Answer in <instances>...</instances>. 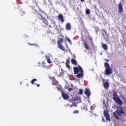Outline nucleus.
Segmentation results:
<instances>
[{
    "label": "nucleus",
    "mask_w": 126,
    "mask_h": 126,
    "mask_svg": "<svg viewBox=\"0 0 126 126\" xmlns=\"http://www.w3.org/2000/svg\"><path fill=\"white\" fill-rule=\"evenodd\" d=\"M113 115L116 119V120H120V117H122V115H126V112L124 110L123 107L122 106H117V110L116 111V112L113 113Z\"/></svg>",
    "instance_id": "f257e3e1"
},
{
    "label": "nucleus",
    "mask_w": 126,
    "mask_h": 126,
    "mask_svg": "<svg viewBox=\"0 0 126 126\" xmlns=\"http://www.w3.org/2000/svg\"><path fill=\"white\" fill-rule=\"evenodd\" d=\"M73 69L74 74H77L76 75L77 78H82L83 77L84 75L83 74V69H82L81 66H78V67H74Z\"/></svg>",
    "instance_id": "f03ea898"
},
{
    "label": "nucleus",
    "mask_w": 126,
    "mask_h": 126,
    "mask_svg": "<svg viewBox=\"0 0 126 126\" xmlns=\"http://www.w3.org/2000/svg\"><path fill=\"white\" fill-rule=\"evenodd\" d=\"M104 67L105 68V75H110V74H112L113 73V69L111 68V66H110V64H109V63H105Z\"/></svg>",
    "instance_id": "7ed1b4c3"
},
{
    "label": "nucleus",
    "mask_w": 126,
    "mask_h": 126,
    "mask_svg": "<svg viewBox=\"0 0 126 126\" xmlns=\"http://www.w3.org/2000/svg\"><path fill=\"white\" fill-rule=\"evenodd\" d=\"M113 100L115 101L117 104H119L120 106H122V105L124 104V102H123L122 99H121V98L119 96H118V94H117V92H113Z\"/></svg>",
    "instance_id": "20e7f679"
},
{
    "label": "nucleus",
    "mask_w": 126,
    "mask_h": 126,
    "mask_svg": "<svg viewBox=\"0 0 126 126\" xmlns=\"http://www.w3.org/2000/svg\"><path fill=\"white\" fill-rule=\"evenodd\" d=\"M62 43H63V38H60L57 41L58 48H59L60 50H62V51H65L64 47L62 44Z\"/></svg>",
    "instance_id": "39448f33"
},
{
    "label": "nucleus",
    "mask_w": 126,
    "mask_h": 126,
    "mask_svg": "<svg viewBox=\"0 0 126 126\" xmlns=\"http://www.w3.org/2000/svg\"><path fill=\"white\" fill-rule=\"evenodd\" d=\"M49 79L52 81V85L57 86L59 85V82L56 80V77H50Z\"/></svg>",
    "instance_id": "423d86ee"
},
{
    "label": "nucleus",
    "mask_w": 126,
    "mask_h": 126,
    "mask_svg": "<svg viewBox=\"0 0 126 126\" xmlns=\"http://www.w3.org/2000/svg\"><path fill=\"white\" fill-rule=\"evenodd\" d=\"M38 17L39 18V19H41V20L43 21V22L44 24L48 25V21L47 19H46V18H45V17H43V15L38 14Z\"/></svg>",
    "instance_id": "0eeeda50"
},
{
    "label": "nucleus",
    "mask_w": 126,
    "mask_h": 126,
    "mask_svg": "<svg viewBox=\"0 0 126 126\" xmlns=\"http://www.w3.org/2000/svg\"><path fill=\"white\" fill-rule=\"evenodd\" d=\"M118 11L119 14H122L124 11V8L123 7V5H122L121 3L118 4Z\"/></svg>",
    "instance_id": "6e6552de"
},
{
    "label": "nucleus",
    "mask_w": 126,
    "mask_h": 126,
    "mask_svg": "<svg viewBox=\"0 0 126 126\" xmlns=\"http://www.w3.org/2000/svg\"><path fill=\"white\" fill-rule=\"evenodd\" d=\"M103 115L106 118V121H111V119H110V115L107 112V111L104 110L103 112Z\"/></svg>",
    "instance_id": "1a4fd4ad"
},
{
    "label": "nucleus",
    "mask_w": 126,
    "mask_h": 126,
    "mask_svg": "<svg viewBox=\"0 0 126 126\" xmlns=\"http://www.w3.org/2000/svg\"><path fill=\"white\" fill-rule=\"evenodd\" d=\"M62 96L64 100H67V99H69V95L67 94L63 93V91H62Z\"/></svg>",
    "instance_id": "9d476101"
},
{
    "label": "nucleus",
    "mask_w": 126,
    "mask_h": 126,
    "mask_svg": "<svg viewBox=\"0 0 126 126\" xmlns=\"http://www.w3.org/2000/svg\"><path fill=\"white\" fill-rule=\"evenodd\" d=\"M85 94L86 95L87 98H89L90 95H91V92H90V90L89 89H86L85 90Z\"/></svg>",
    "instance_id": "9b49d317"
},
{
    "label": "nucleus",
    "mask_w": 126,
    "mask_h": 126,
    "mask_svg": "<svg viewBox=\"0 0 126 126\" xmlns=\"http://www.w3.org/2000/svg\"><path fill=\"white\" fill-rule=\"evenodd\" d=\"M58 19L60 20L62 23H63L64 22V19H63V16L62 14H60L58 15Z\"/></svg>",
    "instance_id": "f8f14e48"
},
{
    "label": "nucleus",
    "mask_w": 126,
    "mask_h": 126,
    "mask_svg": "<svg viewBox=\"0 0 126 126\" xmlns=\"http://www.w3.org/2000/svg\"><path fill=\"white\" fill-rule=\"evenodd\" d=\"M66 29L67 30H70V29H71V26H70V23H68L66 24Z\"/></svg>",
    "instance_id": "ddd939ff"
},
{
    "label": "nucleus",
    "mask_w": 126,
    "mask_h": 126,
    "mask_svg": "<svg viewBox=\"0 0 126 126\" xmlns=\"http://www.w3.org/2000/svg\"><path fill=\"white\" fill-rule=\"evenodd\" d=\"M102 48H103V50L107 51L108 50V45L105 43H102Z\"/></svg>",
    "instance_id": "4468645a"
},
{
    "label": "nucleus",
    "mask_w": 126,
    "mask_h": 126,
    "mask_svg": "<svg viewBox=\"0 0 126 126\" xmlns=\"http://www.w3.org/2000/svg\"><path fill=\"white\" fill-rule=\"evenodd\" d=\"M71 63L72 64H74V65H77V62H76V60H75L73 59H72L71 60Z\"/></svg>",
    "instance_id": "2eb2a0df"
},
{
    "label": "nucleus",
    "mask_w": 126,
    "mask_h": 126,
    "mask_svg": "<svg viewBox=\"0 0 126 126\" xmlns=\"http://www.w3.org/2000/svg\"><path fill=\"white\" fill-rule=\"evenodd\" d=\"M32 12L34 13V14H38V13H39V12H38V10L35 9V6L32 7Z\"/></svg>",
    "instance_id": "dca6fc26"
},
{
    "label": "nucleus",
    "mask_w": 126,
    "mask_h": 126,
    "mask_svg": "<svg viewBox=\"0 0 126 126\" xmlns=\"http://www.w3.org/2000/svg\"><path fill=\"white\" fill-rule=\"evenodd\" d=\"M84 45L85 49H86V50H90V48H89V46H88V44H87V43H86V41H85L84 43Z\"/></svg>",
    "instance_id": "f3484780"
},
{
    "label": "nucleus",
    "mask_w": 126,
    "mask_h": 126,
    "mask_svg": "<svg viewBox=\"0 0 126 126\" xmlns=\"http://www.w3.org/2000/svg\"><path fill=\"white\" fill-rule=\"evenodd\" d=\"M109 86H110V84H109V82H105L104 83L103 86L104 88H108V87H109Z\"/></svg>",
    "instance_id": "a211bd4d"
},
{
    "label": "nucleus",
    "mask_w": 126,
    "mask_h": 126,
    "mask_svg": "<svg viewBox=\"0 0 126 126\" xmlns=\"http://www.w3.org/2000/svg\"><path fill=\"white\" fill-rule=\"evenodd\" d=\"M62 71L60 72V74L59 75V77H62V76H63L64 75V71L61 70Z\"/></svg>",
    "instance_id": "6ab92c4d"
},
{
    "label": "nucleus",
    "mask_w": 126,
    "mask_h": 126,
    "mask_svg": "<svg viewBox=\"0 0 126 126\" xmlns=\"http://www.w3.org/2000/svg\"><path fill=\"white\" fill-rule=\"evenodd\" d=\"M56 88L59 90V91H61L62 89H63V88L62 87V86L58 85L56 87Z\"/></svg>",
    "instance_id": "aec40b11"
},
{
    "label": "nucleus",
    "mask_w": 126,
    "mask_h": 126,
    "mask_svg": "<svg viewBox=\"0 0 126 126\" xmlns=\"http://www.w3.org/2000/svg\"><path fill=\"white\" fill-rule=\"evenodd\" d=\"M78 94H80V95H83V90L82 89H80L78 92Z\"/></svg>",
    "instance_id": "412c9836"
},
{
    "label": "nucleus",
    "mask_w": 126,
    "mask_h": 126,
    "mask_svg": "<svg viewBox=\"0 0 126 126\" xmlns=\"http://www.w3.org/2000/svg\"><path fill=\"white\" fill-rule=\"evenodd\" d=\"M46 59L47 60V63H52V61L50 60V58L46 57Z\"/></svg>",
    "instance_id": "4be33fe9"
},
{
    "label": "nucleus",
    "mask_w": 126,
    "mask_h": 126,
    "mask_svg": "<svg viewBox=\"0 0 126 126\" xmlns=\"http://www.w3.org/2000/svg\"><path fill=\"white\" fill-rule=\"evenodd\" d=\"M70 58H68L66 60L65 64H69V63H70Z\"/></svg>",
    "instance_id": "5701e85b"
},
{
    "label": "nucleus",
    "mask_w": 126,
    "mask_h": 126,
    "mask_svg": "<svg viewBox=\"0 0 126 126\" xmlns=\"http://www.w3.org/2000/svg\"><path fill=\"white\" fill-rule=\"evenodd\" d=\"M35 81H37V79H33L31 81V83L32 84H36V83H34L35 82Z\"/></svg>",
    "instance_id": "b1692460"
},
{
    "label": "nucleus",
    "mask_w": 126,
    "mask_h": 126,
    "mask_svg": "<svg viewBox=\"0 0 126 126\" xmlns=\"http://www.w3.org/2000/svg\"><path fill=\"white\" fill-rule=\"evenodd\" d=\"M86 14L88 15L90 14V10L89 9H87L86 10Z\"/></svg>",
    "instance_id": "393cba45"
},
{
    "label": "nucleus",
    "mask_w": 126,
    "mask_h": 126,
    "mask_svg": "<svg viewBox=\"0 0 126 126\" xmlns=\"http://www.w3.org/2000/svg\"><path fill=\"white\" fill-rule=\"evenodd\" d=\"M20 13L21 14V16H23V15H25V12L24 11H21Z\"/></svg>",
    "instance_id": "a878e982"
},
{
    "label": "nucleus",
    "mask_w": 126,
    "mask_h": 126,
    "mask_svg": "<svg viewBox=\"0 0 126 126\" xmlns=\"http://www.w3.org/2000/svg\"><path fill=\"white\" fill-rule=\"evenodd\" d=\"M66 39H67V40L68 41V42L69 43H70V44H71V40H70V39L69 38H68V37H67V38H66Z\"/></svg>",
    "instance_id": "bb28decb"
},
{
    "label": "nucleus",
    "mask_w": 126,
    "mask_h": 126,
    "mask_svg": "<svg viewBox=\"0 0 126 126\" xmlns=\"http://www.w3.org/2000/svg\"><path fill=\"white\" fill-rule=\"evenodd\" d=\"M72 90H73V89L71 88H69L68 89V91H69V92H71V91H72Z\"/></svg>",
    "instance_id": "cd10ccee"
},
{
    "label": "nucleus",
    "mask_w": 126,
    "mask_h": 126,
    "mask_svg": "<svg viewBox=\"0 0 126 126\" xmlns=\"http://www.w3.org/2000/svg\"><path fill=\"white\" fill-rule=\"evenodd\" d=\"M122 99L123 100V101H124V103H126V99L125 97L122 96Z\"/></svg>",
    "instance_id": "c85d7f7f"
},
{
    "label": "nucleus",
    "mask_w": 126,
    "mask_h": 126,
    "mask_svg": "<svg viewBox=\"0 0 126 126\" xmlns=\"http://www.w3.org/2000/svg\"><path fill=\"white\" fill-rule=\"evenodd\" d=\"M74 114H78V113H79V111H78V110H75L73 112Z\"/></svg>",
    "instance_id": "c756f323"
},
{
    "label": "nucleus",
    "mask_w": 126,
    "mask_h": 126,
    "mask_svg": "<svg viewBox=\"0 0 126 126\" xmlns=\"http://www.w3.org/2000/svg\"><path fill=\"white\" fill-rule=\"evenodd\" d=\"M29 46H35V45H36L35 43H29Z\"/></svg>",
    "instance_id": "7c9ffc66"
},
{
    "label": "nucleus",
    "mask_w": 126,
    "mask_h": 126,
    "mask_svg": "<svg viewBox=\"0 0 126 126\" xmlns=\"http://www.w3.org/2000/svg\"><path fill=\"white\" fill-rule=\"evenodd\" d=\"M65 64L67 68H70V66L69 65V64Z\"/></svg>",
    "instance_id": "2f4dec72"
},
{
    "label": "nucleus",
    "mask_w": 126,
    "mask_h": 126,
    "mask_svg": "<svg viewBox=\"0 0 126 126\" xmlns=\"http://www.w3.org/2000/svg\"><path fill=\"white\" fill-rule=\"evenodd\" d=\"M102 32H104L105 33V35H107V32H106V30H102Z\"/></svg>",
    "instance_id": "473e14b6"
},
{
    "label": "nucleus",
    "mask_w": 126,
    "mask_h": 126,
    "mask_svg": "<svg viewBox=\"0 0 126 126\" xmlns=\"http://www.w3.org/2000/svg\"><path fill=\"white\" fill-rule=\"evenodd\" d=\"M33 3H35V5H38V3L36 1H33Z\"/></svg>",
    "instance_id": "72a5a7b5"
},
{
    "label": "nucleus",
    "mask_w": 126,
    "mask_h": 126,
    "mask_svg": "<svg viewBox=\"0 0 126 126\" xmlns=\"http://www.w3.org/2000/svg\"><path fill=\"white\" fill-rule=\"evenodd\" d=\"M102 122H103V123H105V119H104V117H102Z\"/></svg>",
    "instance_id": "f704fd0d"
},
{
    "label": "nucleus",
    "mask_w": 126,
    "mask_h": 126,
    "mask_svg": "<svg viewBox=\"0 0 126 126\" xmlns=\"http://www.w3.org/2000/svg\"><path fill=\"white\" fill-rule=\"evenodd\" d=\"M39 11H41L42 13H44V11L39 8Z\"/></svg>",
    "instance_id": "c9c22d12"
},
{
    "label": "nucleus",
    "mask_w": 126,
    "mask_h": 126,
    "mask_svg": "<svg viewBox=\"0 0 126 126\" xmlns=\"http://www.w3.org/2000/svg\"><path fill=\"white\" fill-rule=\"evenodd\" d=\"M36 86L37 87H40V84H36Z\"/></svg>",
    "instance_id": "e433bc0d"
},
{
    "label": "nucleus",
    "mask_w": 126,
    "mask_h": 126,
    "mask_svg": "<svg viewBox=\"0 0 126 126\" xmlns=\"http://www.w3.org/2000/svg\"><path fill=\"white\" fill-rule=\"evenodd\" d=\"M42 64H46V63H45L44 62H42Z\"/></svg>",
    "instance_id": "4c0bfd02"
},
{
    "label": "nucleus",
    "mask_w": 126,
    "mask_h": 126,
    "mask_svg": "<svg viewBox=\"0 0 126 126\" xmlns=\"http://www.w3.org/2000/svg\"><path fill=\"white\" fill-rule=\"evenodd\" d=\"M85 0H81V2H83Z\"/></svg>",
    "instance_id": "58836bf2"
},
{
    "label": "nucleus",
    "mask_w": 126,
    "mask_h": 126,
    "mask_svg": "<svg viewBox=\"0 0 126 126\" xmlns=\"http://www.w3.org/2000/svg\"><path fill=\"white\" fill-rule=\"evenodd\" d=\"M93 106H91V109L92 110Z\"/></svg>",
    "instance_id": "ea45409f"
},
{
    "label": "nucleus",
    "mask_w": 126,
    "mask_h": 126,
    "mask_svg": "<svg viewBox=\"0 0 126 126\" xmlns=\"http://www.w3.org/2000/svg\"><path fill=\"white\" fill-rule=\"evenodd\" d=\"M90 40H91V41H92V38H90Z\"/></svg>",
    "instance_id": "a19ab883"
},
{
    "label": "nucleus",
    "mask_w": 126,
    "mask_h": 126,
    "mask_svg": "<svg viewBox=\"0 0 126 126\" xmlns=\"http://www.w3.org/2000/svg\"><path fill=\"white\" fill-rule=\"evenodd\" d=\"M97 30H99V28H97Z\"/></svg>",
    "instance_id": "79ce46f5"
},
{
    "label": "nucleus",
    "mask_w": 126,
    "mask_h": 126,
    "mask_svg": "<svg viewBox=\"0 0 126 126\" xmlns=\"http://www.w3.org/2000/svg\"><path fill=\"white\" fill-rule=\"evenodd\" d=\"M102 35H103V36H105V34H104V33H103V34H102Z\"/></svg>",
    "instance_id": "37998d69"
},
{
    "label": "nucleus",
    "mask_w": 126,
    "mask_h": 126,
    "mask_svg": "<svg viewBox=\"0 0 126 126\" xmlns=\"http://www.w3.org/2000/svg\"><path fill=\"white\" fill-rule=\"evenodd\" d=\"M85 110H86V111H87V108H86Z\"/></svg>",
    "instance_id": "c03bdc74"
},
{
    "label": "nucleus",
    "mask_w": 126,
    "mask_h": 126,
    "mask_svg": "<svg viewBox=\"0 0 126 126\" xmlns=\"http://www.w3.org/2000/svg\"><path fill=\"white\" fill-rule=\"evenodd\" d=\"M27 86H29V85H27Z\"/></svg>",
    "instance_id": "a18cd8bd"
}]
</instances>
